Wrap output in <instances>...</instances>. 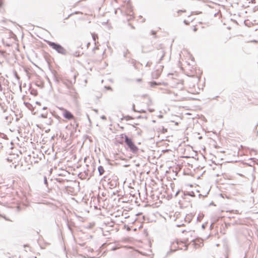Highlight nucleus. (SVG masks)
<instances>
[{
  "label": "nucleus",
  "instance_id": "obj_9",
  "mask_svg": "<svg viewBox=\"0 0 258 258\" xmlns=\"http://www.w3.org/2000/svg\"><path fill=\"white\" fill-rule=\"evenodd\" d=\"M186 54L187 56H189V57H190V56H190V55L188 53H187V52H186Z\"/></svg>",
  "mask_w": 258,
  "mask_h": 258
},
{
  "label": "nucleus",
  "instance_id": "obj_1",
  "mask_svg": "<svg viewBox=\"0 0 258 258\" xmlns=\"http://www.w3.org/2000/svg\"><path fill=\"white\" fill-rule=\"evenodd\" d=\"M119 138L121 140L119 142L120 144H122L124 140V142L131 152L134 154H137L138 152L139 148L132 139L129 138L124 134L120 135Z\"/></svg>",
  "mask_w": 258,
  "mask_h": 258
},
{
  "label": "nucleus",
  "instance_id": "obj_8",
  "mask_svg": "<svg viewBox=\"0 0 258 258\" xmlns=\"http://www.w3.org/2000/svg\"><path fill=\"white\" fill-rule=\"evenodd\" d=\"M2 0H0V7L2 6Z\"/></svg>",
  "mask_w": 258,
  "mask_h": 258
},
{
  "label": "nucleus",
  "instance_id": "obj_6",
  "mask_svg": "<svg viewBox=\"0 0 258 258\" xmlns=\"http://www.w3.org/2000/svg\"><path fill=\"white\" fill-rule=\"evenodd\" d=\"M92 37L94 40V41H96V39H98V35L95 34V33H92Z\"/></svg>",
  "mask_w": 258,
  "mask_h": 258
},
{
  "label": "nucleus",
  "instance_id": "obj_7",
  "mask_svg": "<svg viewBox=\"0 0 258 258\" xmlns=\"http://www.w3.org/2000/svg\"><path fill=\"white\" fill-rule=\"evenodd\" d=\"M197 25L194 26L193 30L194 31L196 32L198 30V28L197 27Z\"/></svg>",
  "mask_w": 258,
  "mask_h": 258
},
{
  "label": "nucleus",
  "instance_id": "obj_3",
  "mask_svg": "<svg viewBox=\"0 0 258 258\" xmlns=\"http://www.w3.org/2000/svg\"><path fill=\"white\" fill-rule=\"evenodd\" d=\"M58 109L62 112L63 117L68 119L72 120L75 118L74 115L69 110L63 107H59Z\"/></svg>",
  "mask_w": 258,
  "mask_h": 258
},
{
  "label": "nucleus",
  "instance_id": "obj_5",
  "mask_svg": "<svg viewBox=\"0 0 258 258\" xmlns=\"http://www.w3.org/2000/svg\"><path fill=\"white\" fill-rule=\"evenodd\" d=\"M98 171L99 172L100 175H102L104 172V170L102 166H99L98 167Z\"/></svg>",
  "mask_w": 258,
  "mask_h": 258
},
{
  "label": "nucleus",
  "instance_id": "obj_10",
  "mask_svg": "<svg viewBox=\"0 0 258 258\" xmlns=\"http://www.w3.org/2000/svg\"><path fill=\"white\" fill-rule=\"evenodd\" d=\"M152 84H154V85H156V82H152L151 83Z\"/></svg>",
  "mask_w": 258,
  "mask_h": 258
},
{
  "label": "nucleus",
  "instance_id": "obj_2",
  "mask_svg": "<svg viewBox=\"0 0 258 258\" xmlns=\"http://www.w3.org/2000/svg\"><path fill=\"white\" fill-rule=\"evenodd\" d=\"M47 43L53 49L56 50L58 53L61 54H65L66 52V49L58 44L51 42L49 41H47Z\"/></svg>",
  "mask_w": 258,
  "mask_h": 258
},
{
  "label": "nucleus",
  "instance_id": "obj_11",
  "mask_svg": "<svg viewBox=\"0 0 258 258\" xmlns=\"http://www.w3.org/2000/svg\"><path fill=\"white\" fill-rule=\"evenodd\" d=\"M181 12H185V10H184V11H181Z\"/></svg>",
  "mask_w": 258,
  "mask_h": 258
},
{
  "label": "nucleus",
  "instance_id": "obj_4",
  "mask_svg": "<svg viewBox=\"0 0 258 258\" xmlns=\"http://www.w3.org/2000/svg\"><path fill=\"white\" fill-rule=\"evenodd\" d=\"M184 246L185 243L182 242L176 241L172 243V247L174 248V250L182 249Z\"/></svg>",
  "mask_w": 258,
  "mask_h": 258
}]
</instances>
